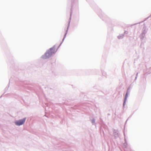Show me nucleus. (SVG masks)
I'll return each mask as SVG.
<instances>
[{
    "label": "nucleus",
    "instance_id": "obj_1",
    "mask_svg": "<svg viewBox=\"0 0 151 151\" xmlns=\"http://www.w3.org/2000/svg\"><path fill=\"white\" fill-rule=\"evenodd\" d=\"M55 47L50 48L45 54V55L43 56V58L45 59L49 58L55 52Z\"/></svg>",
    "mask_w": 151,
    "mask_h": 151
},
{
    "label": "nucleus",
    "instance_id": "obj_2",
    "mask_svg": "<svg viewBox=\"0 0 151 151\" xmlns=\"http://www.w3.org/2000/svg\"><path fill=\"white\" fill-rule=\"evenodd\" d=\"M26 120V118H24L22 119L16 121L15 122L16 125L17 126H20L22 125L24 123Z\"/></svg>",
    "mask_w": 151,
    "mask_h": 151
},
{
    "label": "nucleus",
    "instance_id": "obj_3",
    "mask_svg": "<svg viewBox=\"0 0 151 151\" xmlns=\"http://www.w3.org/2000/svg\"><path fill=\"white\" fill-rule=\"evenodd\" d=\"M127 98V97L126 96V95L125 96V101L126 100Z\"/></svg>",
    "mask_w": 151,
    "mask_h": 151
},
{
    "label": "nucleus",
    "instance_id": "obj_4",
    "mask_svg": "<svg viewBox=\"0 0 151 151\" xmlns=\"http://www.w3.org/2000/svg\"><path fill=\"white\" fill-rule=\"evenodd\" d=\"M126 96L127 97V93L126 94Z\"/></svg>",
    "mask_w": 151,
    "mask_h": 151
}]
</instances>
